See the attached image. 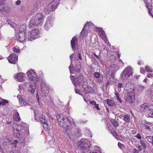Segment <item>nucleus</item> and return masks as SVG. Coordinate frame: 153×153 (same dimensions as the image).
Listing matches in <instances>:
<instances>
[{
	"label": "nucleus",
	"instance_id": "f257e3e1",
	"mask_svg": "<svg viewBox=\"0 0 153 153\" xmlns=\"http://www.w3.org/2000/svg\"><path fill=\"white\" fill-rule=\"evenodd\" d=\"M12 128L14 130V132L16 133V131L17 132L16 134V136L17 138L24 140L26 136V133L28 131L24 129V127L20 125H18L16 123H14L12 125Z\"/></svg>",
	"mask_w": 153,
	"mask_h": 153
},
{
	"label": "nucleus",
	"instance_id": "f03ea898",
	"mask_svg": "<svg viewBox=\"0 0 153 153\" xmlns=\"http://www.w3.org/2000/svg\"><path fill=\"white\" fill-rule=\"evenodd\" d=\"M45 17V16L42 13L36 14L31 18L30 22L28 25V27L30 28L32 27L33 26H37L39 24L41 25Z\"/></svg>",
	"mask_w": 153,
	"mask_h": 153
},
{
	"label": "nucleus",
	"instance_id": "7ed1b4c3",
	"mask_svg": "<svg viewBox=\"0 0 153 153\" xmlns=\"http://www.w3.org/2000/svg\"><path fill=\"white\" fill-rule=\"evenodd\" d=\"M26 26L25 25H23L20 26L19 30L18 33L16 35L17 40L20 42H23L27 39L28 36L26 33Z\"/></svg>",
	"mask_w": 153,
	"mask_h": 153
},
{
	"label": "nucleus",
	"instance_id": "20e7f679",
	"mask_svg": "<svg viewBox=\"0 0 153 153\" xmlns=\"http://www.w3.org/2000/svg\"><path fill=\"white\" fill-rule=\"evenodd\" d=\"M59 0H54L47 5L44 10L46 15L49 14L51 12L55 10L59 4Z\"/></svg>",
	"mask_w": 153,
	"mask_h": 153
},
{
	"label": "nucleus",
	"instance_id": "39448f33",
	"mask_svg": "<svg viewBox=\"0 0 153 153\" xmlns=\"http://www.w3.org/2000/svg\"><path fill=\"white\" fill-rule=\"evenodd\" d=\"M56 117L59 125L62 128H66L70 125L71 121L67 116L64 117L62 115L61 116L59 114Z\"/></svg>",
	"mask_w": 153,
	"mask_h": 153
},
{
	"label": "nucleus",
	"instance_id": "423d86ee",
	"mask_svg": "<svg viewBox=\"0 0 153 153\" xmlns=\"http://www.w3.org/2000/svg\"><path fill=\"white\" fill-rule=\"evenodd\" d=\"M132 74V69L131 67L128 66L126 68L121 74L120 78L123 80H127Z\"/></svg>",
	"mask_w": 153,
	"mask_h": 153
},
{
	"label": "nucleus",
	"instance_id": "0eeeda50",
	"mask_svg": "<svg viewBox=\"0 0 153 153\" xmlns=\"http://www.w3.org/2000/svg\"><path fill=\"white\" fill-rule=\"evenodd\" d=\"M28 40H32L40 37L39 32L36 29H32L28 34Z\"/></svg>",
	"mask_w": 153,
	"mask_h": 153
},
{
	"label": "nucleus",
	"instance_id": "6e6552de",
	"mask_svg": "<svg viewBox=\"0 0 153 153\" xmlns=\"http://www.w3.org/2000/svg\"><path fill=\"white\" fill-rule=\"evenodd\" d=\"M36 83L35 82H26L25 84V88L26 90L31 93H34L36 90Z\"/></svg>",
	"mask_w": 153,
	"mask_h": 153
},
{
	"label": "nucleus",
	"instance_id": "1a4fd4ad",
	"mask_svg": "<svg viewBox=\"0 0 153 153\" xmlns=\"http://www.w3.org/2000/svg\"><path fill=\"white\" fill-rule=\"evenodd\" d=\"M90 145V142L86 140H82L78 143L79 147L85 149V151L88 150Z\"/></svg>",
	"mask_w": 153,
	"mask_h": 153
},
{
	"label": "nucleus",
	"instance_id": "9d476101",
	"mask_svg": "<svg viewBox=\"0 0 153 153\" xmlns=\"http://www.w3.org/2000/svg\"><path fill=\"white\" fill-rule=\"evenodd\" d=\"M140 110L143 112H148L150 111L153 110V105H150L147 103H144L141 105L140 108Z\"/></svg>",
	"mask_w": 153,
	"mask_h": 153
},
{
	"label": "nucleus",
	"instance_id": "9b49d317",
	"mask_svg": "<svg viewBox=\"0 0 153 153\" xmlns=\"http://www.w3.org/2000/svg\"><path fill=\"white\" fill-rule=\"evenodd\" d=\"M54 19L51 17H49L45 24L44 27L46 30H48L51 28L53 26Z\"/></svg>",
	"mask_w": 153,
	"mask_h": 153
},
{
	"label": "nucleus",
	"instance_id": "f8f14e48",
	"mask_svg": "<svg viewBox=\"0 0 153 153\" xmlns=\"http://www.w3.org/2000/svg\"><path fill=\"white\" fill-rule=\"evenodd\" d=\"M118 69V67L117 65L114 64L111 65L109 68L108 75H110L111 77H113L114 76L115 73Z\"/></svg>",
	"mask_w": 153,
	"mask_h": 153
},
{
	"label": "nucleus",
	"instance_id": "ddd939ff",
	"mask_svg": "<svg viewBox=\"0 0 153 153\" xmlns=\"http://www.w3.org/2000/svg\"><path fill=\"white\" fill-rule=\"evenodd\" d=\"M78 42L77 37L75 36H74L71 41V46L73 51L79 49Z\"/></svg>",
	"mask_w": 153,
	"mask_h": 153
},
{
	"label": "nucleus",
	"instance_id": "4468645a",
	"mask_svg": "<svg viewBox=\"0 0 153 153\" xmlns=\"http://www.w3.org/2000/svg\"><path fill=\"white\" fill-rule=\"evenodd\" d=\"M27 75L28 76L29 80L30 81H36L38 79L36 73L34 72L33 70H31L28 71L27 73Z\"/></svg>",
	"mask_w": 153,
	"mask_h": 153
},
{
	"label": "nucleus",
	"instance_id": "2eb2a0df",
	"mask_svg": "<svg viewBox=\"0 0 153 153\" xmlns=\"http://www.w3.org/2000/svg\"><path fill=\"white\" fill-rule=\"evenodd\" d=\"M84 77L83 76L80 75L75 79L74 82L73 81V83L75 86L77 85L82 84L83 82H84Z\"/></svg>",
	"mask_w": 153,
	"mask_h": 153
},
{
	"label": "nucleus",
	"instance_id": "dca6fc26",
	"mask_svg": "<svg viewBox=\"0 0 153 153\" xmlns=\"http://www.w3.org/2000/svg\"><path fill=\"white\" fill-rule=\"evenodd\" d=\"M9 63L15 64L18 61L17 56L14 53L10 54L7 58Z\"/></svg>",
	"mask_w": 153,
	"mask_h": 153
},
{
	"label": "nucleus",
	"instance_id": "f3484780",
	"mask_svg": "<svg viewBox=\"0 0 153 153\" xmlns=\"http://www.w3.org/2000/svg\"><path fill=\"white\" fill-rule=\"evenodd\" d=\"M35 118L38 121L42 123H45L46 121L47 120V119H46L45 116L39 113L35 115Z\"/></svg>",
	"mask_w": 153,
	"mask_h": 153
},
{
	"label": "nucleus",
	"instance_id": "a211bd4d",
	"mask_svg": "<svg viewBox=\"0 0 153 153\" xmlns=\"http://www.w3.org/2000/svg\"><path fill=\"white\" fill-rule=\"evenodd\" d=\"M143 124L144 128L146 130H148L149 131H151V128H153V123H152L145 121Z\"/></svg>",
	"mask_w": 153,
	"mask_h": 153
},
{
	"label": "nucleus",
	"instance_id": "6ab92c4d",
	"mask_svg": "<svg viewBox=\"0 0 153 153\" xmlns=\"http://www.w3.org/2000/svg\"><path fill=\"white\" fill-rule=\"evenodd\" d=\"M126 100L129 103H133L135 101V96L133 93L128 94L126 97Z\"/></svg>",
	"mask_w": 153,
	"mask_h": 153
},
{
	"label": "nucleus",
	"instance_id": "aec40b11",
	"mask_svg": "<svg viewBox=\"0 0 153 153\" xmlns=\"http://www.w3.org/2000/svg\"><path fill=\"white\" fill-rule=\"evenodd\" d=\"M92 25V23L91 22H87L84 25V27H83L81 32L80 33V36L81 37V38H83V37L85 36V32L86 30V29H85V28H87V27H86L87 25H88V27L89 28V27H91Z\"/></svg>",
	"mask_w": 153,
	"mask_h": 153
},
{
	"label": "nucleus",
	"instance_id": "412c9836",
	"mask_svg": "<svg viewBox=\"0 0 153 153\" xmlns=\"http://www.w3.org/2000/svg\"><path fill=\"white\" fill-rule=\"evenodd\" d=\"M25 74L22 73H19L14 76V77L17 79V80L20 82L23 81L24 79Z\"/></svg>",
	"mask_w": 153,
	"mask_h": 153
},
{
	"label": "nucleus",
	"instance_id": "4be33fe9",
	"mask_svg": "<svg viewBox=\"0 0 153 153\" xmlns=\"http://www.w3.org/2000/svg\"><path fill=\"white\" fill-rule=\"evenodd\" d=\"M13 119L14 120L18 122H19L21 120L19 114L16 111H14V114L13 116Z\"/></svg>",
	"mask_w": 153,
	"mask_h": 153
},
{
	"label": "nucleus",
	"instance_id": "5701e85b",
	"mask_svg": "<svg viewBox=\"0 0 153 153\" xmlns=\"http://www.w3.org/2000/svg\"><path fill=\"white\" fill-rule=\"evenodd\" d=\"M18 98H19V101L22 105H29V103L25 101L24 100L22 97H20L19 96H17Z\"/></svg>",
	"mask_w": 153,
	"mask_h": 153
},
{
	"label": "nucleus",
	"instance_id": "b1692460",
	"mask_svg": "<svg viewBox=\"0 0 153 153\" xmlns=\"http://www.w3.org/2000/svg\"><path fill=\"white\" fill-rule=\"evenodd\" d=\"M82 87L84 88V91L85 94L91 93L93 91V89L91 87H88L85 88L82 85Z\"/></svg>",
	"mask_w": 153,
	"mask_h": 153
},
{
	"label": "nucleus",
	"instance_id": "393cba45",
	"mask_svg": "<svg viewBox=\"0 0 153 153\" xmlns=\"http://www.w3.org/2000/svg\"><path fill=\"white\" fill-rule=\"evenodd\" d=\"M81 68V66L80 63H79L78 65H76L75 67L73 68V71H75L76 72H79L80 71V69Z\"/></svg>",
	"mask_w": 153,
	"mask_h": 153
},
{
	"label": "nucleus",
	"instance_id": "a878e982",
	"mask_svg": "<svg viewBox=\"0 0 153 153\" xmlns=\"http://www.w3.org/2000/svg\"><path fill=\"white\" fill-rule=\"evenodd\" d=\"M47 122L48 121L47 120L46 121L45 123H42L43 124V127L44 129L46 131H48L50 129L48 123H47Z\"/></svg>",
	"mask_w": 153,
	"mask_h": 153
},
{
	"label": "nucleus",
	"instance_id": "bb28decb",
	"mask_svg": "<svg viewBox=\"0 0 153 153\" xmlns=\"http://www.w3.org/2000/svg\"><path fill=\"white\" fill-rule=\"evenodd\" d=\"M107 103L109 105L111 106H114L115 105V103L114 101L111 100H107Z\"/></svg>",
	"mask_w": 153,
	"mask_h": 153
},
{
	"label": "nucleus",
	"instance_id": "cd10ccee",
	"mask_svg": "<svg viewBox=\"0 0 153 153\" xmlns=\"http://www.w3.org/2000/svg\"><path fill=\"white\" fill-rule=\"evenodd\" d=\"M42 88V89H41L42 94L44 96H47L48 94V91L47 89V88L45 89L43 87Z\"/></svg>",
	"mask_w": 153,
	"mask_h": 153
},
{
	"label": "nucleus",
	"instance_id": "c85d7f7f",
	"mask_svg": "<svg viewBox=\"0 0 153 153\" xmlns=\"http://www.w3.org/2000/svg\"><path fill=\"white\" fill-rule=\"evenodd\" d=\"M111 122L114 127H117L119 126L118 123L116 122L114 119H112L111 120Z\"/></svg>",
	"mask_w": 153,
	"mask_h": 153
},
{
	"label": "nucleus",
	"instance_id": "c756f323",
	"mask_svg": "<svg viewBox=\"0 0 153 153\" xmlns=\"http://www.w3.org/2000/svg\"><path fill=\"white\" fill-rule=\"evenodd\" d=\"M145 138L150 143H152L153 139V136H146Z\"/></svg>",
	"mask_w": 153,
	"mask_h": 153
},
{
	"label": "nucleus",
	"instance_id": "7c9ffc66",
	"mask_svg": "<svg viewBox=\"0 0 153 153\" xmlns=\"http://www.w3.org/2000/svg\"><path fill=\"white\" fill-rule=\"evenodd\" d=\"M145 68L147 72H152L153 70L149 66L147 65H146Z\"/></svg>",
	"mask_w": 153,
	"mask_h": 153
},
{
	"label": "nucleus",
	"instance_id": "2f4dec72",
	"mask_svg": "<svg viewBox=\"0 0 153 153\" xmlns=\"http://www.w3.org/2000/svg\"><path fill=\"white\" fill-rule=\"evenodd\" d=\"M74 53H73L72 55H71V56H70V58L71 60V65H70L69 66V70H70V73L71 74H72L73 73L72 72V71H71V67H73V65H72V56L73 55Z\"/></svg>",
	"mask_w": 153,
	"mask_h": 153
},
{
	"label": "nucleus",
	"instance_id": "473e14b6",
	"mask_svg": "<svg viewBox=\"0 0 153 153\" xmlns=\"http://www.w3.org/2000/svg\"><path fill=\"white\" fill-rule=\"evenodd\" d=\"M7 23L10 25L11 27H14L15 24L11 22L10 20L9 19L7 20Z\"/></svg>",
	"mask_w": 153,
	"mask_h": 153
},
{
	"label": "nucleus",
	"instance_id": "72a5a7b5",
	"mask_svg": "<svg viewBox=\"0 0 153 153\" xmlns=\"http://www.w3.org/2000/svg\"><path fill=\"white\" fill-rule=\"evenodd\" d=\"M0 102L1 103L2 105L3 106L6 105V104L8 102L7 100L3 99H2L1 100Z\"/></svg>",
	"mask_w": 153,
	"mask_h": 153
},
{
	"label": "nucleus",
	"instance_id": "f704fd0d",
	"mask_svg": "<svg viewBox=\"0 0 153 153\" xmlns=\"http://www.w3.org/2000/svg\"><path fill=\"white\" fill-rule=\"evenodd\" d=\"M129 117L128 115H125L124 117L123 120L126 122H128L130 121Z\"/></svg>",
	"mask_w": 153,
	"mask_h": 153
},
{
	"label": "nucleus",
	"instance_id": "c9c22d12",
	"mask_svg": "<svg viewBox=\"0 0 153 153\" xmlns=\"http://www.w3.org/2000/svg\"><path fill=\"white\" fill-rule=\"evenodd\" d=\"M140 144L142 145L143 148V149H145L146 148V144L142 140H140Z\"/></svg>",
	"mask_w": 153,
	"mask_h": 153
},
{
	"label": "nucleus",
	"instance_id": "e433bc0d",
	"mask_svg": "<svg viewBox=\"0 0 153 153\" xmlns=\"http://www.w3.org/2000/svg\"><path fill=\"white\" fill-rule=\"evenodd\" d=\"M94 74L95 77L96 78H99L100 77V74L99 72H95L94 73Z\"/></svg>",
	"mask_w": 153,
	"mask_h": 153
},
{
	"label": "nucleus",
	"instance_id": "4c0bfd02",
	"mask_svg": "<svg viewBox=\"0 0 153 153\" xmlns=\"http://www.w3.org/2000/svg\"><path fill=\"white\" fill-rule=\"evenodd\" d=\"M148 116L149 117H153V110L152 111H150L148 112Z\"/></svg>",
	"mask_w": 153,
	"mask_h": 153
},
{
	"label": "nucleus",
	"instance_id": "58836bf2",
	"mask_svg": "<svg viewBox=\"0 0 153 153\" xmlns=\"http://www.w3.org/2000/svg\"><path fill=\"white\" fill-rule=\"evenodd\" d=\"M65 128V131L67 132V133L68 134V135L69 134H70V132L71 130V129L69 128V126L68 127H66Z\"/></svg>",
	"mask_w": 153,
	"mask_h": 153
},
{
	"label": "nucleus",
	"instance_id": "ea45409f",
	"mask_svg": "<svg viewBox=\"0 0 153 153\" xmlns=\"http://www.w3.org/2000/svg\"><path fill=\"white\" fill-rule=\"evenodd\" d=\"M13 51L15 53H18L20 51V50L19 49L13 47Z\"/></svg>",
	"mask_w": 153,
	"mask_h": 153
},
{
	"label": "nucleus",
	"instance_id": "a19ab883",
	"mask_svg": "<svg viewBox=\"0 0 153 153\" xmlns=\"http://www.w3.org/2000/svg\"><path fill=\"white\" fill-rule=\"evenodd\" d=\"M41 89H42V87H43V88H45V89L47 88V87H46V86H45V83H42V84H41Z\"/></svg>",
	"mask_w": 153,
	"mask_h": 153
},
{
	"label": "nucleus",
	"instance_id": "79ce46f5",
	"mask_svg": "<svg viewBox=\"0 0 153 153\" xmlns=\"http://www.w3.org/2000/svg\"><path fill=\"white\" fill-rule=\"evenodd\" d=\"M140 152L139 150H138L135 148L132 151L133 153H139Z\"/></svg>",
	"mask_w": 153,
	"mask_h": 153
},
{
	"label": "nucleus",
	"instance_id": "37998d69",
	"mask_svg": "<svg viewBox=\"0 0 153 153\" xmlns=\"http://www.w3.org/2000/svg\"><path fill=\"white\" fill-rule=\"evenodd\" d=\"M18 143V141L17 140H15L13 142V144L16 147V144Z\"/></svg>",
	"mask_w": 153,
	"mask_h": 153
},
{
	"label": "nucleus",
	"instance_id": "c03bdc74",
	"mask_svg": "<svg viewBox=\"0 0 153 153\" xmlns=\"http://www.w3.org/2000/svg\"><path fill=\"white\" fill-rule=\"evenodd\" d=\"M90 153H101V152L97 150H94L92 152H90Z\"/></svg>",
	"mask_w": 153,
	"mask_h": 153
},
{
	"label": "nucleus",
	"instance_id": "a18cd8bd",
	"mask_svg": "<svg viewBox=\"0 0 153 153\" xmlns=\"http://www.w3.org/2000/svg\"><path fill=\"white\" fill-rule=\"evenodd\" d=\"M147 77L148 78H151L153 77V74H149L147 75Z\"/></svg>",
	"mask_w": 153,
	"mask_h": 153
},
{
	"label": "nucleus",
	"instance_id": "49530a36",
	"mask_svg": "<svg viewBox=\"0 0 153 153\" xmlns=\"http://www.w3.org/2000/svg\"><path fill=\"white\" fill-rule=\"evenodd\" d=\"M118 145L119 148H121L123 146V145L120 142L118 143Z\"/></svg>",
	"mask_w": 153,
	"mask_h": 153
},
{
	"label": "nucleus",
	"instance_id": "de8ad7c7",
	"mask_svg": "<svg viewBox=\"0 0 153 153\" xmlns=\"http://www.w3.org/2000/svg\"><path fill=\"white\" fill-rule=\"evenodd\" d=\"M118 87L119 88H121L123 87V85L122 83H119L118 84Z\"/></svg>",
	"mask_w": 153,
	"mask_h": 153
},
{
	"label": "nucleus",
	"instance_id": "09e8293b",
	"mask_svg": "<svg viewBox=\"0 0 153 153\" xmlns=\"http://www.w3.org/2000/svg\"><path fill=\"white\" fill-rule=\"evenodd\" d=\"M75 91L76 93L79 94L80 95H81L79 93L80 92V90H79L77 89L76 88L75 89Z\"/></svg>",
	"mask_w": 153,
	"mask_h": 153
},
{
	"label": "nucleus",
	"instance_id": "8fccbe9b",
	"mask_svg": "<svg viewBox=\"0 0 153 153\" xmlns=\"http://www.w3.org/2000/svg\"><path fill=\"white\" fill-rule=\"evenodd\" d=\"M10 153H20V152L18 150H15L14 151H11Z\"/></svg>",
	"mask_w": 153,
	"mask_h": 153
},
{
	"label": "nucleus",
	"instance_id": "3c124183",
	"mask_svg": "<svg viewBox=\"0 0 153 153\" xmlns=\"http://www.w3.org/2000/svg\"><path fill=\"white\" fill-rule=\"evenodd\" d=\"M110 58L111 59L114 60L116 58V57L113 55H111L110 56Z\"/></svg>",
	"mask_w": 153,
	"mask_h": 153
},
{
	"label": "nucleus",
	"instance_id": "603ef678",
	"mask_svg": "<svg viewBox=\"0 0 153 153\" xmlns=\"http://www.w3.org/2000/svg\"><path fill=\"white\" fill-rule=\"evenodd\" d=\"M140 72L142 74H144L145 72V71L143 68H141L140 69Z\"/></svg>",
	"mask_w": 153,
	"mask_h": 153
},
{
	"label": "nucleus",
	"instance_id": "864d4df0",
	"mask_svg": "<svg viewBox=\"0 0 153 153\" xmlns=\"http://www.w3.org/2000/svg\"><path fill=\"white\" fill-rule=\"evenodd\" d=\"M116 97L117 99L120 102V103H121L122 102V101L121 99H120L119 97V95L117 96Z\"/></svg>",
	"mask_w": 153,
	"mask_h": 153
},
{
	"label": "nucleus",
	"instance_id": "5fc2aeb1",
	"mask_svg": "<svg viewBox=\"0 0 153 153\" xmlns=\"http://www.w3.org/2000/svg\"><path fill=\"white\" fill-rule=\"evenodd\" d=\"M138 148L139 149V150L140 152L142 150V149H143L142 146L140 145L138 146Z\"/></svg>",
	"mask_w": 153,
	"mask_h": 153
},
{
	"label": "nucleus",
	"instance_id": "6e6d98bb",
	"mask_svg": "<svg viewBox=\"0 0 153 153\" xmlns=\"http://www.w3.org/2000/svg\"><path fill=\"white\" fill-rule=\"evenodd\" d=\"M6 0H0V4H2L4 3Z\"/></svg>",
	"mask_w": 153,
	"mask_h": 153
},
{
	"label": "nucleus",
	"instance_id": "4d7b16f0",
	"mask_svg": "<svg viewBox=\"0 0 153 153\" xmlns=\"http://www.w3.org/2000/svg\"><path fill=\"white\" fill-rule=\"evenodd\" d=\"M136 137L138 139H140L141 138V137L140 134H137L136 136Z\"/></svg>",
	"mask_w": 153,
	"mask_h": 153
},
{
	"label": "nucleus",
	"instance_id": "13d9d810",
	"mask_svg": "<svg viewBox=\"0 0 153 153\" xmlns=\"http://www.w3.org/2000/svg\"><path fill=\"white\" fill-rule=\"evenodd\" d=\"M144 1L146 4H149L151 1V0H144Z\"/></svg>",
	"mask_w": 153,
	"mask_h": 153
},
{
	"label": "nucleus",
	"instance_id": "bf43d9fd",
	"mask_svg": "<svg viewBox=\"0 0 153 153\" xmlns=\"http://www.w3.org/2000/svg\"><path fill=\"white\" fill-rule=\"evenodd\" d=\"M21 1L20 0H17L16 2V4L17 5H19L21 4Z\"/></svg>",
	"mask_w": 153,
	"mask_h": 153
},
{
	"label": "nucleus",
	"instance_id": "052dcab7",
	"mask_svg": "<svg viewBox=\"0 0 153 153\" xmlns=\"http://www.w3.org/2000/svg\"><path fill=\"white\" fill-rule=\"evenodd\" d=\"M99 105L98 104H96L95 105V108H96L97 110H100V108L99 107Z\"/></svg>",
	"mask_w": 153,
	"mask_h": 153
},
{
	"label": "nucleus",
	"instance_id": "680f3d73",
	"mask_svg": "<svg viewBox=\"0 0 153 153\" xmlns=\"http://www.w3.org/2000/svg\"><path fill=\"white\" fill-rule=\"evenodd\" d=\"M102 48H103V50H106L107 51H108L107 48L105 45H103V46L102 47Z\"/></svg>",
	"mask_w": 153,
	"mask_h": 153
},
{
	"label": "nucleus",
	"instance_id": "e2e57ef3",
	"mask_svg": "<svg viewBox=\"0 0 153 153\" xmlns=\"http://www.w3.org/2000/svg\"><path fill=\"white\" fill-rule=\"evenodd\" d=\"M70 78L72 82H74V80H75V79H74L73 76L71 75L70 76Z\"/></svg>",
	"mask_w": 153,
	"mask_h": 153
},
{
	"label": "nucleus",
	"instance_id": "0e129e2a",
	"mask_svg": "<svg viewBox=\"0 0 153 153\" xmlns=\"http://www.w3.org/2000/svg\"><path fill=\"white\" fill-rule=\"evenodd\" d=\"M98 29L99 31L100 32H102V33H105L104 31L101 28H98Z\"/></svg>",
	"mask_w": 153,
	"mask_h": 153
},
{
	"label": "nucleus",
	"instance_id": "69168bd1",
	"mask_svg": "<svg viewBox=\"0 0 153 153\" xmlns=\"http://www.w3.org/2000/svg\"><path fill=\"white\" fill-rule=\"evenodd\" d=\"M94 55L98 59H100V56L97 55L95 53H94Z\"/></svg>",
	"mask_w": 153,
	"mask_h": 153
},
{
	"label": "nucleus",
	"instance_id": "338daca9",
	"mask_svg": "<svg viewBox=\"0 0 153 153\" xmlns=\"http://www.w3.org/2000/svg\"><path fill=\"white\" fill-rule=\"evenodd\" d=\"M6 12V10H3L2 9H0V12L1 13L3 14L4 12Z\"/></svg>",
	"mask_w": 153,
	"mask_h": 153
},
{
	"label": "nucleus",
	"instance_id": "774afa93",
	"mask_svg": "<svg viewBox=\"0 0 153 153\" xmlns=\"http://www.w3.org/2000/svg\"><path fill=\"white\" fill-rule=\"evenodd\" d=\"M91 104L92 105H95L96 104V102L94 101H93L91 102Z\"/></svg>",
	"mask_w": 153,
	"mask_h": 153
}]
</instances>
